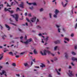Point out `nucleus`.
I'll return each instance as SVG.
<instances>
[{
    "instance_id": "f257e3e1",
    "label": "nucleus",
    "mask_w": 77,
    "mask_h": 77,
    "mask_svg": "<svg viewBox=\"0 0 77 77\" xmlns=\"http://www.w3.org/2000/svg\"><path fill=\"white\" fill-rule=\"evenodd\" d=\"M40 54L42 55V56H46L47 55V53H48V54H51V52L49 51H47L45 50L43 51H40Z\"/></svg>"
},
{
    "instance_id": "f03ea898",
    "label": "nucleus",
    "mask_w": 77,
    "mask_h": 77,
    "mask_svg": "<svg viewBox=\"0 0 77 77\" xmlns=\"http://www.w3.org/2000/svg\"><path fill=\"white\" fill-rule=\"evenodd\" d=\"M59 11L57 9H56L54 11L55 14H54L53 17L54 18H56L57 17V15H58V13H59Z\"/></svg>"
},
{
    "instance_id": "7ed1b4c3",
    "label": "nucleus",
    "mask_w": 77,
    "mask_h": 77,
    "mask_svg": "<svg viewBox=\"0 0 77 77\" xmlns=\"http://www.w3.org/2000/svg\"><path fill=\"white\" fill-rule=\"evenodd\" d=\"M31 41H32V39L30 38L28 40H27L26 42H23L22 41H21L20 42H21L22 43H24V44H29V42H31Z\"/></svg>"
},
{
    "instance_id": "20e7f679",
    "label": "nucleus",
    "mask_w": 77,
    "mask_h": 77,
    "mask_svg": "<svg viewBox=\"0 0 77 77\" xmlns=\"http://www.w3.org/2000/svg\"><path fill=\"white\" fill-rule=\"evenodd\" d=\"M11 16L13 17V18H15L16 21H18L19 17L18 15L17 14H15L14 15H11Z\"/></svg>"
},
{
    "instance_id": "39448f33",
    "label": "nucleus",
    "mask_w": 77,
    "mask_h": 77,
    "mask_svg": "<svg viewBox=\"0 0 77 77\" xmlns=\"http://www.w3.org/2000/svg\"><path fill=\"white\" fill-rule=\"evenodd\" d=\"M67 74L69 77H73L74 76V74L72 73V71L71 70H69L68 71Z\"/></svg>"
},
{
    "instance_id": "423d86ee",
    "label": "nucleus",
    "mask_w": 77,
    "mask_h": 77,
    "mask_svg": "<svg viewBox=\"0 0 77 77\" xmlns=\"http://www.w3.org/2000/svg\"><path fill=\"white\" fill-rule=\"evenodd\" d=\"M3 74H4L5 77H6L7 76V75L6 74V71L5 70H2V73L0 72V75H2Z\"/></svg>"
},
{
    "instance_id": "0eeeda50",
    "label": "nucleus",
    "mask_w": 77,
    "mask_h": 77,
    "mask_svg": "<svg viewBox=\"0 0 77 77\" xmlns=\"http://www.w3.org/2000/svg\"><path fill=\"white\" fill-rule=\"evenodd\" d=\"M9 9H11V8H9L8 9H6V8H5V11H9V12H10L11 14H12L13 13H14V11H10L9 10Z\"/></svg>"
},
{
    "instance_id": "6e6552de",
    "label": "nucleus",
    "mask_w": 77,
    "mask_h": 77,
    "mask_svg": "<svg viewBox=\"0 0 77 77\" xmlns=\"http://www.w3.org/2000/svg\"><path fill=\"white\" fill-rule=\"evenodd\" d=\"M42 35H47V33L45 32V33H43L42 34L41 33H39L38 34V35L39 36H41L43 38H45V37L44 36H42Z\"/></svg>"
},
{
    "instance_id": "1a4fd4ad",
    "label": "nucleus",
    "mask_w": 77,
    "mask_h": 77,
    "mask_svg": "<svg viewBox=\"0 0 77 77\" xmlns=\"http://www.w3.org/2000/svg\"><path fill=\"white\" fill-rule=\"evenodd\" d=\"M9 20L11 22L10 23V24H12V25H14V26H16V25L15 24L13 23L14 22V21H13V20H12V19L11 18H10L9 19Z\"/></svg>"
},
{
    "instance_id": "9d476101",
    "label": "nucleus",
    "mask_w": 77,
    "mask_h": 77,
    "mask_svg": "<svg viewBox=\"0 0 77 77\" xmlns=\"http://www.w3.org/2000/svg\"><path fill=\"white\" fill-rule=\"evenodd\" d=\"M36 17H34L32 18L31 19V21L32 23L33 22H35V21L36 20Z\"/></svg>"
},
{
    "instance_id": "9b49d317",
    "label": "nucleus",
    "mask_w": 77,
    "mask_h": 77,
    "mask_svg": "<svg viewBox=\"0 0 77 77\" xmlns=\"http://www.w3.org/2000/svg\"><path fill=\"white\" fill-rule=\"evenodd\" d=\"M26 3H27V4L29 5H31L34 6L36 5V3H29L28 2H27Z\"/></svg>"
},
{
    "instance_id": "f8f14e48",
    "label": "nucleus",
    "mask_w": 77,
    "mask_h": 77,
    "mask_svg": "<svg viewBox=\"0 0 77 77\" xmlns=\"http://www.w3.org/2000/svg\"><path fill=\"white\" fill-rule=\"evenodd\" d=\"M19 6L21 8H24V3L23 2H21V4L19 5Z\"/></svg>"
},
{
    "instance_id": "ddd939ff",
    "label": "nucleus",
    "mask_w": 77,
    "mask_h": 77,
    "mask_svg": "<svg viewBox=\"0 0 77 77\" xmlns=\"http://www.w3.org/2000/svg\"><path fill=\"white\" fill-rule=\"evenodd\" d=\"M3 54H4V53H2V54H0V60L3 59Z\"/></svg>"
},
{
    "instance_id": "4468645a",
    "label": "nucleus",
    "mask_w": 77,
    "mask_h": 77,
    "mask_svg": "<svg viewBox=\"0 0 77 77\" xmlns=\"http://www.w3.org/2000/svg\"><path fill=\"white\" fill-rule=\"evenodd\" d=\"M36 28L39 30H41V29H42V27H41V26L39 25L37 26H36Z\"/></svg>"
},
{
    "instance_id": "2eb2a0df",
    "label": "nucleus",
    "mask_w": 77,
    "mask_h": 77,
    "mask_svg": "<svg viewBox=\"0 0 77 77\" xmlns=\"http://www.w3.org/2000/svg\"><path fill=\"white\" fill-rule=\"evenodd\" d=\"M72 60L73 61H76V62H77V58H75L74 57H72Z\"/></svg>"
},
{
    "instance_id": "dca6fc26",
    "label": "nucleus",
    "mask_w": 77,
    "mask_h": 77,
    "mask_svg": "<svg viewBox=\"0 0 77 77\" xmlns=\"http://www.w3.org/2000/svg\"><path fill=\"white\" fill-rule=\"evenodd\" d=\"M44 39V40L45 41V42H47L48 40V39L49 38V37L48 36H47L45 38H43Z\"/></svg>"
},
{
    "instance_id": "f3484780",
    "label": "nucleus",
    "mask_w": 77,
    "mask_h": 77,
    "mask_svg": "<svg viewBox=\"0 0 77 77\" xmlns=\"http://www.w3.org/2000/svg\"><path fill=\"white\" fill-rule=\"evenodd\" d=\"M64 54H65V57L66 59H67V58L68 57V54L66 52Z\"/></svg>"
},
{
    "instance_id": "a211bd4d",
    "label": "nucleus",
    "mask_w": 77,
    "mask_h": 77,
    "mask_svg": "<svg viewBox=\"0 0 77 77\" xmlns=\"http://www.w3.org/2000/svg\"><path fill=\"white\" fill-rule=\"evenodd\" d=\"M55 44H60V41L59 40H57V41H56L54 42Z\"/></svg>"
},
{
    "instance_id": "6ab92c4d",
    "label": "nucleus",
    "mask_w": 77,
    "mask_h": 77,
    "mask_svg": "<svg viewBox=\"0 0 77 77\" xmlns=\"http://www.w3.org/2000/svg\"><path fill=\"white\" fill-rule=\"evenodd\" d=\"M5 27L7 28L8 29V30H10V27H9V26L8 25H7L6 24H5Z\"/></svg>"
},
{
    "instance_id": "aec40b11",
    "label": "nucleus",
    "mask_w": 77,
    "mask_h": 77,
    "mask_svg": "<svg viewBox=\"0 0 77 77\" xmlns=\"http://www.w3.org/2000/svg\"><path fill=\"white\" fill-rule=\"evenodd\" d=\"M33 53H34L35 54H38V52L36 51V49H34L33 51Z\"/></svg>"
},
{
    "instance_id": "412c9836",
    "label": "nucleus",
    "mask_w": 77,
    "mask_h": 77,
    "mask_svg": "<svg viewBox=\"0 0 77 77\" xmlns=\"http://www.w3.org/2000/svg\"><path fill=\"white\" fill-rule=\"evenodd\" d=\"M52 13H50L49 14V17L51 19L52 18Z\"/></svg>"
},
{
    "instance_id": "4be33fe9",
    "label": "nucleus",
    "mask_w": 77,
    "mask_h": 77,
    "mask_svg": "<svg viewBox=\"0 0 77 77\" xmlns=\"http://www.w3.org/2000/svg\"><path fill=\"white\" fill-rule=\"evenodd\" d=\"M62 5L63 6V7H65L67 5V3H66L65 5H63V3L62 2Z\"/></svg>"
},
{
    "instance_id": "5701e85b",
    "label": "nucleus",
    "mask_w": 77,
    "mask_h": 77,
    "mask_svg": "<svg viewBox=\"0 0 77 77\" xmlns=\"http://www.w3.org/2000/svg\"><path fill=\"white\" fill-rule=\"evenodd\" d=\"M45 65L43 64H42L41 65H40V67L42 68H44V67H45Z\"/></svg>"
},
{
    "instance_id": "b1692460",
    "label": "nucleus",
    "mask_w": 77,
    "mask_h": 77,
    "mask_svg": "<svg viewBox=\"0 0 77 77\" xmlns=\"http://www.w3.org/2000/svg\"><path fill=\"white\" fill-rule=\"evenodd\" d=\"M57 48H58V46H55L54 48V50L55 51H56V50H57Z\"/></svg>"
},
{
    "instance_id": "393cba45",
    "label": "nucleus",
    "mask_w": 77,
    "mask_h": 77,
    "mask_svg": "<svg viewBox=\"0 0 77 77\" xmlns=\"http://www.w3.org/2000/svg\"><path fill=\"white\" fill-rule=\"evenodd\" d=\"M55 71H56V72H57L58 75H60V73H59V72L57 71V69H55Z\"/></svg>"
},
{
    "instance_id": "a878e982",
    "label": "nucleus",
    "mask_w": 77,
    "mask_h": 77,
    "mask_svg": "<svg viewBox=\"0 0 77 77\" xmlns=\"http://www.w3.org/2000/svg\"><path fill=\"white\" fill-rule=\"evenodd\" d=\"M39 19H37L36 23V24H37V23H39Z\"/></svg>"
},
{
    "instance_id": "bb28decb",
    "label": "nucleus",
    "mask_w": 77,
    "mask_h": 77,
    "mask_svg": "<svg viewBox=\"0 0 77 77\" xmlns=\"http://www.w3.org/2000/svg\"><path fill=\"white\" fill-rule=\"evenodd\" d=\"M72 54L73 55H75V54H75L74 52H72Z\"/></svg>"
},
{
    "instance_id": "cd10ccee",
    "label": "nucleus",
    "mask_w": 77,
    "mask_h": 77,
    "mask_svg": "<svg viewBox=\"0 0 77 77\" xmlns=\"http://www.w3.org/2000/svg\"><path fill=\"white\" fill-rule=\"evenodd\" d=\"M24 65L25 66H28V64L27 63H24Z\"/></svg>"
},
{
    "instance_id": "c85d7f7f",
    "label": "nucleus",
    "mask_w": 77,
    "mask_h": 77,
    "mask_svg": "<svg viewBox=\"0 0 77 77\" xmlns=\"http://www.w3.org/2000/svg\"><path fill=\"white\" fill-rule=\"evenodd\" d=\"M0 26L1 27V29L2 30H3V26H2V25H0Z\"/></svg>"
},
{
    "instance_id": "c756f323",
    "label": "nucleus",
    "mask_w": 77,
    "mask_h": 77,
    "mask_svg": "<svg viewBox=\"0 0 77 77\" xmlns=\"http://www.w3.org/2000/svg\"><path fill=\"white\" fill-rule=\"evenodd\" d=\"M17 11H21V10L20 9V8H17Z\"/></svg>"
},
{
    "instance_id": "7c9ffc66",
    "label": "nucleus",
    "mask_w": 77,
    "mask_h": 77,
    "mask_svg": "<svg viewBox=\"0 0 77 77\" xmlns=\"http://www.w3.org/2000/svg\"><path fill=\"white\" fill-rule=\"evenodd\" d=\"M1 6V7H0V9H2V7H3V4L0 5V6Z\"/></svg>"
},
{
    "instance_id": "2f4dec72",
    "label": "nucleus",
    "mask_w": 77,
    "mask_h": 77,
    "mask_svg": "<svg viewBox=\"0 0 77 77\" xmlns=\"http://www.w3.org/2000/svg\"><path fill=\"white\" fill-rule=\"evenodd\" d=\"M23 15H22V17L21 18H20V20H23Z\"/></svg>"
},
{
    "instance_id": "473e14b6",
    "label": "nucleus",
    "mask_w": 77,
    "mask_h": 77,
    "mask_svg": "<svg viewBox=\"0 0 77 77\" xmlns=\"http://www.w3.org/2000/svg\"><path fill=\"white\" fill-rule=\"evenodd\" d=\"M71 64L72 65V66H74L75 65L74 64V63L73 62H71Z\"/></svg>"
},
{
    "instance_id": "72a5a7b5",
    "label": "nucleus",
    "mask_w": 77,
    "mask_h": 77,
    "mask_svg": "<svg viewBox=\"0 0 77 77\" xmlns=\"http://www.w3.org/2000/svg\"><path fill=\"white\" fill-rule=\"evenodd\" d=\"M40 12H42V11H44V9L42 8L40 9Z\"/></svg>"
},
{
    "instance_id": "f704fd0d",
    "label": "nucleus",
    "mask_w": 77,
    "mask_h": 77,
    "mask_svg": "<svg viewBox=\"0 0 77 77\" xmlns=\"http://www.w3.org/2000/svg\"><path fill=\"white\" fill-rule=\"evenodd\" d=\"M15 5V4L14 2H12L11 3V6H12L13 5Z\"/></svg>"
},
{
    "instance_id": "c9c22d12",
    "label": "nucleus",
    "mask_w": 77,
    "mask_h": 77,
    "mask_svg": "<svg viewBox=\"0 0 77 77\" xmlns=\"http://www.w3.org/2000/svg\"><path fill=\"white\" fill-rule=\"evenodd\" d=\"M58 31L59 32V33H60V28L58 29Z\"/></svg>"
},
{
    "instance_id": "e433bc0d",
    "label": "nucleus",
    "mask_w": 77,
    "mask_h": 77,
    "mask_svg": "<svg viewBox=\"0 0 77 77\" xmlns=\"http://www.w3.org/2000/svg\"><path fill=\"white\" fill-rule=\"evenodd\" d=\"M64 39H65V40H66L67 41H69V39H68V38H65Z\"/></svg>"
},
{
    "instance_id": "4c0bfd02",
    "label": "nucleus",
    "mask_w": 77,
    "mask_h": 77,
    "mask_svg": "<svg viewBox=\"0 0 77 77\" xmlns=\"http://www.w3.org/2000/svg\"><path fill=\"white\" fill-rule=\"evenodd\" d=\"M9 54H11L13 56V53L12 52H10L9 53Z\"/></svg>"
},
{
    "instance_id": "58836bf2",
    "label": "nucleus",
    "mask_w": 77,
    "mask_h": 77,
    "mask_svg": "<svg viewBox=\"0 0 77 77\" xmlns=\"http://www.w3.org/2000/svg\"><path fill=\"white\" fill-rule=\"evenodd\" d=\"M56 26L58 28H59V27H60V25H56Z\"/></svg>"
},
{
    "instance_id": "ea45409f",
    "label": "nucleus",
    "mask_w": 77,
    "mask_h": 77,
    "mask_svg": "<svg viewBox=\"0 0 77 77\" xmlns=\"http://www.w3.org/2000/svg\"><path fill=\"white\" fill-rule=\"evenodd\" d=\"M12 65L13 66H16V64H15V63H13Z\"/></svg>"
},
{
    "instance_id": "a19ab883",
    "label": "nucleus",
    "mask_w": 77,
    "mask_h": 77,
    "mask_svg": "<svg viewBox=\"0 0 77 77\" xmlns=\"http://www.w3.org/2000/svg\"><path fill=\"white\" fill-rule=\"evenodd\" d=\"M41 42L42 43H44V42H45L44 41V40L43 39H42Z\"/></svg>"
},
{
    "instance_id": "79ce46f5",
    "label": "nucleus",
    "mask_w": 77,
    "mask_h": 77,
    "mask_svg": "<svg viewBox=\"0 0 77 77\" xmlns=\"http://www.w3.org/2000/svg\"><path fill=\"white\" fill-rule=\"evenodd\" d=\"M29 8L30 9H31V10H32V9H33V7H30Z\"/></svg>"
},
{
    "instance_id": "37998d69",
    "label": "nucleus",
    "mask_w": 77,
    "mask_h": 77,
    "mask_svg": "<svg viewBox=\"0 0 77 77\" xmlns=\"http://www.w3.org/2000/svg\"><path fill=\"white\" fill-rule=\"evenodd\" d=\"M28 16L29 17H32V15L30 14H28Z\"/></svg>"
},
{
    "instance_id": "c03bdc74",
    "label": "nucleus",
    "mask_w": 77,
    "mask_h": 77,
    "mask_svg": "<svg viewBox=\"0 0 77 77\" xmlns=\"http://www.w3.org/2000/svg\"><path fill=\"white\" fill-rule=\"evenodd\" d=\"M72 68V67H71V66H69V69H71Z\"/></svg>"
},
{
    "instance_id": "a18cd8bd",
    "label": "nucleus",
    "mask_w": 77,
    "mask_h": 77,
    "mask_svg": "<svg viewBox=\"0 0 77 77\" xmlns=\"http://www.w3.org/2000/svg\"><path fill=\"white\" fill-rule=\"evenodd\" d=\"M26 20H27V21H28V22H29L30 20H29V19H28V18H26Z\"/></svg>"
},
{
    "instance_id": "49530a36",
    "label": "nucleus",
    "mask_w": 77,
    "mask_h": 77,
    "mask_svg": "<svg viewBox=\"0 0 77 77\" xmlns=\"http://www.w3.org/2000/svg\"><path fill=\"white\" fill-rule=\"evenodd\" d=\"M5 37H6V36L5 35L3 36L2 37L3 39H5Z\"/></svg>"
},
{
    "instance_id": "de8ad7c7",
    "label": "nucleus",
    "mask_w": 77,
    "mask_h": 77,
    "mask_svg": "<svg viewBox=\"0 0 77 77\" xmlns=\"http://www.w3.org/2000/svg\"><path fill=\"white\" fill-rule=\"evenodd\" d=\"M71 14L72 15V14H73V10H72L71 12Z\"/></svg>"
},
{
    "instance_id": "09e8293b",
    "label": "nucleus",
    "mask_w": 77,
    "mask_h": 77,
    "mask_svg": "<svg viewBox=\"0 0 77 77\" xmlns=\"http://www.w3.org/2000/svg\"><path fill=\"white\" fill-rule=\"evenodd\" d=\"M57 60V58L55 57L54 59V60Z\"/></svg>"
},
{
    "instance_id": "8fccbe9b",
    "label": "nucleus",
    "mask_w": 77,
    "mask_h": 77,
    "mask_svg": "<svg viewBox=\"0 0 77 77\" xmlns=\"http://www.w3.org/2000/svg\"><path fill=\"white\" fill-rule=\"evenodd\" d=\"M75 49H77V45H76L75 46Z\"/></svg>"
},
{
    "instance_id": "3c124183",
    "label": "nucleus",
    "mask_w": 77,
    "mask_h": 77,
    "mask_svg": "<svg viewBox=\"0 0 77 77\" xmlns=\"http://www.w3.org/2000/svg\"><path fill=\"white\" fill-rule=\"evenodd\" d=\"M23 37L22 36H21L20 38V39H23Z\"/></svg>"
},
{
    "instance_id": "603ef678",
    "label": "nucleus",
    "mask_w": 77,
    "mask_h": 77,
    "mask_svg": "<svg viewBox=\"0 0 77 77\" xmlns=\"http://www.w3.org/2000/svg\"><path fill=\"white\" fill-rule=\"evenodd\" d=\"M51 54V55L52 56H54V54H53L52 53Z\"/></svg>"
},
{
    "instance_id": "864d4df0",
    "label": "nucleus",
    "mask_w": 77,
    "mask_h": 77,
    "mask_svg": "<svg viewBox=\"0 0 77 77\" xmlns=\"http://www.w3.org/2000/svg\"><path fill=\"white\" fill-rule=\"evenodd\" d=\"M71 36H72V37L74 36V34L73 33L72 34H71Z\"/></svg>"
},
{
    "instance_id": "5fc2aeb1",
    "label": "nucleus",
    "mask_w": 77,
    "mask_h": 77,
    "mask_svg": "<svg viewBox=\"0 0 77 77\" xmlns=\"http://www.w3.org/2000/svg\"><path fill=\"white\" fill-rule=\"evenodd\" d=\"M9 51V50H5V51H4V52H6V51Z\"/></svg>"
},
{
    "instance_id": "6e6d98bb",
    "label": "nucleus",
    "mask_w": 77,
    "mask_h": 77,
    "mask_svg": "<svg viewBox=\"0 0 77 77\" xmlns=\"http://www.w3.org/2000/svg\"><path fill=\"white\" fill-rule=\"evenodd\" d=\"M19 30L20 32H22V30H21L20 29H19Z\"/></svg>"
},
{
    "instance_id": "4d7b16f0",
    "label": "nucleus",
    "mask_w": 77,
    "mask_h": 77,
    "mask_svg": "<svg viewBox=\"0 0 77 77\" xmlns=\"http://www.w3.org/2000/svg\"><path fill=\"white\" fill-rule=\"evenodd\" d=\"M77 26V23L75 25V29H76Z\"/></svg>"
},
{
    "instance_id": "13d9d810",
    "label": "nucleus",
    "mask_w": 77,
    "mask_h": 77,
    "mask_svg": "<svg viewBox=\"0 0 77 77\" xmlns=\"http://www.w3.org/2000/svg\"><path fill=\"white\" fill-rule=\"evenodd\" d=\"M35 68H39V67L38 66H35Z\"/></svg>"
},
{
    "instance_id": "bf43d9fd",
    "label": "nucleus",
    "mask_w": 77,
    "mask_h": 77,
    "mask_svg": "<svg viewBox=\"0 0 77 77\" xmlns=\"http://www.w3.org/2000/svg\"><path fill=\"white\" fill-rule=\"evenodd\" d=\"M58 71H61V69H58Z\"/></svg>"
},
{
    "instance_id": "052dcab7",
    "label": "nucleus",
    "mask_w": 77,
    "mask_h": 77,
    "mask_svg": "<svg viewBox=\"0 0 77 77\" xmlns=\"http://www.w3.org/2000/svg\"><path fill=\"white\" fill-rule=\"evenodd\" d=\"M24 54V52H22L20 53V54Z\"/></svg>"
},
{
    "instance_id": "680f3d73",
    "label": "nucleus",
    "mask_w": 77,
    "mask_h": 77,
    "mask_svg": "<svg viewBox=\"0 0 77 77\" xmlns=\"http://www.w3.org/2000/svg\"><path fill=\"white\" fill-rule=\"evenodd\" d=\"M14 54L15 55H17V52H16L15 53H14Z\"/></svg>"
},
{
    "instance_id": "e2e57ef3",
    "label": "nucleus",
    "mask_w": 77,
    "mask_h": 77,
    "mask_svg": "<svg viewBox=\"0 0 77 77\" xmlns=\"http://www.w3.org/2000/svg\"><path fill=\"white\" fill-rule=\"evenodd\" d=\"M15 2L17 5H18V3L17 2L15 1Z\"/></svg>"
},
{
    "instance_id": "0e129e2a",
    "label": "nucleus",
    "mask_w": 77,
    "mask_h": 77,
    "mask_svg": "<svg viewBox=\"0 0 77 77\" xmlns=\"http://www.w3.org/2000/svg\"><path fill=\"white\" fill-rule=\"evenodd\" d=\"M10 36L11 38H12V36H13V35H10Z\"/></svg>"
},
{
    "instance_id": "69168bd1",
    "label": "nucleus",
    "mask_w": 77,
    "mask_h": 77,
    "mask_svg": "<svg viewBox=\"0 0 77 77\" xmlns=\"http://www.w3.org/2000/svg\"><path fill=\"white\" fill-rule=\"evenodd\" d=\"M16 57L17 58L19 57V56H16Z\"/></svg>"
},
{
    "instance_id": "338daca9",
    "label": "nucleus",
    "mask_w": 77,
    "mask_h": 77,
    "mask_svg": "<svg viewBox=\"0 0 77 77\" xmlns=\"http://www.w3.org/2000/svg\"><path fill=\"white\" fill-rule=\"evenodd\" d=\"M61 37H63L64 36V35L62 34H61Z\"/></svg>"
},
{
    "instance_id": "774afa93",
    "label": "nucleus",
    "mask_w": 77,
    "mask_h": 77,
    "mask_svg": "<svg viewBox=\"0 0 77 77\" xmlns=\"http://www.w3.org/2000/svg\"><path fill=\"white\" fill-rule=\"evenodd\" d=\"M7 6H9V7H11V6L8 5V3H7Z\"/></svg>"
}]
</instances>
